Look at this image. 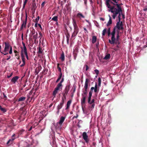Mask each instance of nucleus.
I'll use <instances>...</instances> for the list:
<instances>
[{
  "mask_svg": "<svg viewBox=\"0 0 147 147\" xmlns=\"http://www.w3.org/2000/svg\"><path fill=\"white\" fill-rule=\"evenodd\" d=\"M120 14H119L118 16L119 22L117 23L116 26L114 28V29L111 34V40L109 39V42L111 44H117V47H118V45L120 43L119 40V34L123 32V24L121 22H120Z\"/></svg>",
  "mask_w": 147,
  "mask_h": 147,
  "instance_id": "obj_1",
  "label": "nucleus"
},
{
  "mask_svg": "<svg viewBox=\"0 0 147 147\" xmlns=\"http://www.w3.org/2000/svg\"><path fill=\"white\" fill-rule=\"evenodd\" d=\"M106 0V5L109 8L108 11L109 12H111L113 13L112 17L113 19H115L117 15L122 11L121 8L119 4H117V9L115 8L113 6H111L109 4L110 2L113 3L110 0Z\"/></svg>",
  "mask_w": 147,
  "mask_h": 147,
  "instance_id": "obj_2",
  "label": "nucleus"
},
{
  "mask_svg": "<svg viewBox=\"0 0 147 147\" xmlns=\"http://www.w3.org/2000/svg\"><path fill=\"white\" fill-rule=\"evenodd\" d=\"M23 48H22V50L21 51V56L23 63L20 65L21 67H22L25 65V56L26 57L27 59L28 60V57L27 52L26 48L24 43H23Z\"/></svg>",
  "mask_w": 147,
  "mask_h": 147,
  "instance_id": "obj_3",
  "label": "nucleus"
},
{
  "mask_svg": "<svg viewBox=\"0 0 147 147\" xmlns=\"http://www.w3.org/2000/svg\"><path fill=\"white\" fill-rule=\"evenodd\" d=\"M73 24L74 26V32H73V34L76 35L78 32L79 29L77 25L76 21L74 19L73 20Z\"/></svg>",
  "mask_w": 147,
  "mask_h": 147,
  "instance_id": "obj_4",
  "label": "nucleus"
},
{
  "mask_svg": "<svg viewBox=\"0 0 147 147\" xmlns=\"http://www.w3.org/2000/svg\"><path fill=\"white\" fill-rule=\"evenodd\" d=\"M82 137L84 140L85 141L86 143H88L89 140L88 138V136L86 132H84L83 133Z\"/></svg>",
  "mask_w": 147,
  "mask_h": 147,
  "instance_id": "obj_5",
  "label": "nucleus"
},
{
  "mask_svg": "<svg viewBox=\"0 0 147 147\" xmlns=\"http://www.w3.org/2000/svg\"><path fill=\"white\" fill-rule=\"evenodd\" d=\"M5 47L4 50V52H6L9 51L10 46L9 44L6 42L5 43Z\"/></svg>",
  "mask_w": 147,
  "mask_h": 147,
  "instance_id": "obj_6",
  "label": "nucleus"
},
{
  "mask_svg": "<svg viewBox=\"0 0 147 147\" xmlns=\"http://www.w3.org/2000/svg\"><path fill=\"white\" fill-rule=\"evenodd\" d=\"M100 87H99L98 86H98L96 84L95 85V86L94 87H92L91 88V90H94V92H98L99 91V88Z\"/></svg>",
  "mask_w": 147,
  "mask_h": 147,
  "instance_id": "obj_7",
  "label": "nucleus"
},
{
  "mask_svg": "<svg viewBox=\"0 0 147 147\" xmlns=\"http://www.w3.org/2000/svg\"><path fill=\"white\" fill-rule=\"evenodd\" d=\"M65 117H61L58 123L59 125H61L63 122L64 121Z\"/></svg>",
  "mask_w": 147,
  "mask_h": 147,
  "instance_id": "obj_8",
  "label": "nucleus"
},
{
  "mask_svg": "<svg viewBox=\"0 0 147 147\" xmlns=\"http://www.w3.org/2000/svg\"><path fill=\"white\" fill-rule=\"evenodd\" d=\"M88 79H86L85 82V85L84 88L86 90L88 88Z\"/></svg>",
  "mask_w": 147,
  "mask_h": 147,
  "instance_id": "obj_9",
  "label": "nucleus"
},
{
  "mask_svg": "<svg viewBox=\"0 0 147 147\" xmlns=\"http://www.w3.org/2000/svg\"><path fill=\"white\" fill-rule=\"evenodd\" d=\"M108 16L109 17V20L107 24V26H109L111 25L112 23V21L111 20V18L110 15H108Z\"/></svg>",
  "mask_w": 147,
  "mask_h": 147,
  "instance_id": "obj_10",
  "label": "nucleus"
},
{
  "mask_svg": "<svg viewBox=\"0 0 147 147\" xmlns=\"http://www.w3.org/2000/svg\"><path fill=\"white\" fill-rule=\"evenodd\" d=\"M18 78V77L17 76L13 77L11 80V82L13 83H15L17 81Z\"/></svg>",
  "mask_w": 147,
  "mask_h": 147,
  "instance_id": "obj_11",
  "label": "nucleus"
},
{
  "mask_svg": "<svg viewBox=\"0 0 147 147\" xmlns=\"http://www.w3.org/2000/svg\"><path fill=\"white\" fill-rule=\"evenodd\" d=\"M58 90H60V89H62V84H58L57 86L55 88Z\"/></svg>",
  "mask_w": 147,
  "mask_h": 147,
  "instance_id": "obj_12",
  "label": "nucleus"
},
{
  "mask_svg": "<svg viewBox=\"0 0 147 147\" xmlns=\"http://www.w3.org/2000/svg\"><path fill=\"white\" fill-rule=\"evenodd\" d=\"M63 101L60 103V104L58 105L57 107V109H61L63 106Z\"/></svg>",
  "mask_w": 147,
  "mask_h": 147,
  "instance_id": "obj_13",
  "label": "nucleus"
},
{
  "mask_svg": "<svg viewBox=\"0 0 147 147\" xmlns=\"http://www.w3.org/2000/svg\"><path fill=\"white\" fill-rule=\"evenodd\" d=\"M86 96L83 95L82 96V99H81V104H83L85 103V102Z\"/></svg>",
  "mask_w": 147,
  "mask_h": 147,
  "instance_id": "obj_14",
  "label": "nucleus"
},
{
  "mask_svg": "<svg viewBox=\"0 0 147 147\" xmlns=\"http://www.w3.org/2000/svg\"><path fill=\"white\" fill-rule=\"evenodd\" d=\"M71 100H69L67 102V107L66 108H65V109H67L69 108L71 104Z\"/></svg>",
  "mask_w": 147,
  "mask_h": 147,
  "instance_id": "obj_15",
  "label": "nucleus"
},
{
  "mask_svg": "<svg viewBox=\"0 0 147 147\" xmlns=\"http://www.w3.org/2000/svg\"><path fill=\"white\" fill-rule=\"evenodd\" d=\"M26 20H27V16H26L25 21H24L23 22V23L22 25V26L21 27V29H22V28H23L24 27H25V26H26Z\"/></svg>",
  "mask_w": 147,
  "mask_h": 147,
  "instance_id": "obj_16",
  "label": "nucleus"
},
{
  "mask_svg": "<svg viewBox=\"0 0 147 147\" xmlns=\"http://www.w3.org/2000/svg\"><path fill=\"white\" fill-rule=\"evenodd\" d=\"M77 16L80 19H81L82 18H84V16H83V15L80 13H78L77 14Z\"/></svg>",
  "mask_w": 147,
  "mask_h": 147,
  "instance_id": "obj_17",
  "label": "nucleus"
},
{
  "mask_svg": "<svg viewBox=\"0 0 147 147\" xmlns=\"http://www.w3.org/2000/svg\"><path fill=\"white\" fill-rule=\"evenodd\" d=\"M96 37L95 36H93L92 37V43H94L96 41Z\"/></svg>",
  "mask_w": 147,
  "mask_h": 147,
  "instance_id": "obj_18",
  "label": "nucleus"
},
{
  "mask_svg": "<svg viewBox=\"0 0 147 147\" xmlns=\"http://www.w3.org/2000/svg\"><path fill=\"white\" fill-rule=\"evenodd\" d=\"M26 99V98L25 97H21L19 98L18 100V101H24Z\"/></svg>",
  "mask_w": 147,
  "mask_h": 147,
  "instance_id": "obj_19",
  "label": "nucleus"
},
{
  "mask_svg": "<svg viewBox=\"0 0 147 147\" xmlns=\"http://www.w3.org/2000/svg\"><path fill=\"white\" fill-rule=\"evenodd\" d=\"M110 55L109 54H107L105 55L104 59L106 60L110 58Z\"/></svg>",
  "mask_w": 147,
  "mask_h": 147,
  "instance_id": "obj_20",
  "label": "nucleus"
},
{
  "mask_svg": "<svg viewBox=\"0 0 147 147\" xmlns=\"http://www.w3.org/2000/svg\"><path fill=\"white\" fill-rule=\"evenodd\" d=\"M92 92L90 91L89 92V96L88 98V99H89V101L91 100V97L92 96Z\"/></svg>",
  "mask_w": 147,
  "mask_h": 147,
  "instance_id": "obj_21",
  "label": "nucleus"
},
{
  "mask_svg": "<svg viewBox=\"0 0 147 147\" xmlns=\"http://www.w3.org/2000/svg\"><path fill=\"white\" fill-rule=\"evenodd\" d=\"M58 91V90L56 88H55L54 91L53 92V94L54 96H55L56 94L57 93Z\"/></svg>",
  "mask_w": 147,
  "mask_h": 147,
  "instance_id": "obj_22",
  "label": "nucleus"
},
{
  "mask_svg": "<svg viewBox=\"0 0 147 147\" xmlns=\"http://www.w3.org/2000/svg\"><path fill=\"white\" fill-rule=\"evenodd\" d=\"M33 38L35 40L37 39L38 38V34L37 33H36L35 34H34L33 36Z\"/></svg>",
  "mask_w": 147,
  "mask_h": 147,
  "instance_id": "obj_23",
  "label": "nucleus"
},
{
  "mask_svg": "<svg viewBox=\"0 0 147 147\" xmlns=\"http://www.w3.org/2000/svg\"><path fill=\"white\" fill-rule=\"evenodd\" d=\"M112 1H113V2H114V3H113V5H117V4H118L117 3H118V1L119 0H111Z\"/></svg>",
  "mask_w": 147,
  "mask_h": 147,
  "instance_id": "obj_24",
  "label": "nucleus"
},
{
  "mask_svg": "<svg viewBox=\"0 0 147 147\" xmlns=\"http://www.w3.org/2000/svg\"><path fill=\"white\" fill-rule=\"evenodd\" d=\"M98 86L99 87H100V85H101V78L99 77L98 78Z\"/></svg>",
  "mask_w": 147,
  "mask_h": 147,
  "instance_id": "obj_25",
  "label": "nucleus"
},
{
  "mask_svg": "<svg viewBox=\"0 0 147 147\" xmlns=\"http://www.w3.org/2000/svg\"><path fill=\"white\" fill-rule=\"evenodd\" d=\"M57 18H58V17L57 16H54L52 18V20L55 22H57Z\"/></svg>",
  "mask_w": 147,
  "mask_h": 147,
  "instance_id": "obj_26",
  "label": "nucleus"
},
{
  "mask_svg": "<svg viewBox=\"0 0 147 147\" xmlns=\"http://www.w3.org/2000/svg\"><path fill=\"white\" fill-rule=\"evenodd\" d=\"M107 29L106 28L104 29L102 32V35L104 36L105 35V34L107 32Z\"/></svg>",
  "mask_w": 147,
  "mask_h": 147,
  "instance_id": "obj_27",
  "label": "nucleus"
},
{
  "mask_svg": "<svg viewBox=\"0 0 147 147\" xmlns=\"http://www.w3.org/2000/svg\"><path fill=\"white\" fill-rule=\"evenodd\" d=\"M61 58L62 61H63L65 59L64 55L63 53L61 55Z\"/></svg>",
  "mask_w": 147,
  "mask_h": 147,
  "instance_id": "obj_28",
  "label": "nucleus"
},
{
  "mask_svg": "<svg viewBox=\"0 0 147 147\" xmlns=\"http://www.w3.org/2000/svg\"><path fill=\"white\" fill-rule=\"evenodd\" d=\"M94 102V100L93 99L91 101V100L89 101V99H88V102L90 104H92Z\"/></svg>",
  "mask_w": 147,
  "mask_h": 147,
  "instance_id": "obj_29",
  "label": "nucleus"
},
{
  "mask_svg": "<svg viewBox=\"0 0 147 147\" xmlns=\"http://www.w3.org/2000/svg\"><path fill=\"white\" fill-rule=\"evenodd\" d=\"M14 139V138H12L11 139H9L7 142V144H8L10 142H12Z\"/></svg>",
  "mask_w": 147,
  "mask_h": 147,
  "instance_id": "obj_30",
  "label": "nucleus"
},
{
  "mask_svg": "<svg viewBox=\"0 0 147 147\" xmlns=\"http://www.w3.org/2000/svg\"><path fill=\"white\" fill-rule=\"evenodd\" d=\"M28 0H25V1L24 3V4H23V8H24V7L25 6L26 4L28 1Z\"/></svg>",
  "mask_w": 147,
  "mask_h": 147,
  "instance_id": "obj_31",
  "label": "nucleus"
},
{
  "mask_svg": "<svg viewBox=\"0 0 147 147\" xmlns=\"http://www.w3.org/2000/svg\"><path fill=\"white\" fill-rule=\"evenodd\" d=\"M61 76H62V74H60V75L59 77L57 80L56 82H57L60 80V79H61Z\"/></svg>",
  "mask_w": 147,
  "mask_h": 147,
  "instance_id": "obj_32",
  "label": "nucleus"
},
{
  "mask_svg": "<svg viewBox=\"0 0 147 147\" xmlns=\"http://www.w3.org/2000/svg\"><path fill=\"white\" fill-rule=\"evenodd\" d=\"M9 49V53L10 54H11L12 53V47L11 46H10Z\"/></svg>",
  "mask_w": 147,
  "mask_h": 147,
  "instance_id": "obj_33",
  "label": "nucleus"
},
{
  "mask_svg": "<svg viewBox=\"0 0 147 147\" xmlns=\"http://www.w3.org/2000/svg\"><path fill=\"white\" fill-rule=\"evenodd\" d=\"M1 53L5 55H7L8 54V52H4V51H3V52H1Z\"/></svg>",
  "mask_w": 147,
  "mask_h": 147,
  "instance_id": "obj_34",
  "label": "nucleus"
},
{
  "mask_svg": "<svg viewBox=\"0 0 147 147\" xmlns=\"http://www.w3.org/2000/svg\"><path fill=\"white\" fill-rule=\"evenodd\" d=\"M39 16H38L37 17V18H36L35 20H36V24H37L38 23V22L39 20Z\"/></svg>",
  "mask_w": 147,
  "mask_h": 147,
  "instance_id": "obj_35",
  "label": "nucleus"
},
{
  "mask_svg": "<svg viewBox=\"0 0 147 147\" xmlns=\"http://www.w3.org/2000/svg\"><path fill=\"white\" fill-rule=\"evenodd\" d=\"M94 71L97 75H98L99 73V71L97 69H95L94 70Z\"/></svg>",
  "mask_w": 147,
  "mask_h": 147,
  "instance_id": "obj_36",
  "label": "nucleus"
},
{
  "mask_svg": "<svg viewBox=\"0 0 147 147\" xmlns=\"http://www.w3.org/2000/svg\"><path fill=\"white\" fill-rule=\"evenodd\" d=\"M2 111H3V112H5L6 111L5 109L4 108H1V109H0Z\"/></svg>",
  "mask_w": 147,
  "mask_h": 147,
  "instance_id": "obj_37",
  "label": "nucleus"
},
{
  "mask_svg": "<svg viewBox=\"0 0 147 147\" xmlns=\"http://www.w3.org/2000/svg\"><path fill=\"white\" fill-rule=\"evenodd\" d=\"M67 43L68 44L69 43V38L67 36Z\"/></svg>",
  "mask_w": 147,
  "mask_h": 147,
  "instance_id": "obj_38",
  "label": "nucleus"
},
{
  "mask_svg": "<svg viewBox=\"0 0 147 147\" xmlns=\"http://www.w3.org/2000/svg\"><path fill=\"white\" fill-rule=\"evenodd\" d=\"M39 34L40 35V36H39V37L40 38V39H41V36H42V34L41 32H39Z\"/></svg>",
  "mask_w": 147,
  "mask_h": 147,
  "instance_id": "obj_39",
  "label": "nucleus"
},
{
  "mask_svg": "<svg viewBox=\"0 0 147 147\" xmlns=\"http://www.w3.org/2000/svg\"><path fill=\"white\" fill-rule=\"evenodd\" d=\"M45 2H43L41 4V6H42V7H43L44 5H45Z\"/></svg>",
  "mask_w": 147,
  "mask_h": 147,
  "instance_id": "obj_40",
  "label": "nucleus"
},
{
  "mask_svg": "<svg viewBox=\"0 0 147 147\" xmlns=\"http://www.w3.org/2000/svg\"><path fill=\"white\" fill-rule=\"evenodd\" d=\"M12 74H13L12 73H11L10 75H9V76H7V77L8 78H9L12 75Z\"/></svg>",
  "mask_w": 147,
  "mask_h": 147,
  "instance_id": "obj_41",
  "label": "nucleus"
},
{
  "mask_svg": "<svg viewBox=\"0 0 147 147\" xmlns=\"http://www.w3.org/2000/svg\"><path fill=\"white\" fill-rule=\"evenodd\" d=\"M64 81V79L63 78L61 81V82H60L59 83V84H62V83L63 82V81Z\"/></svg>",
  "mask_w": 147,
  "mask_h": 147,
  "instance_id": "obj_42",
  "label": "nucleus"
},
{
  "mask_svg": "<svg viewBox=\"0 0 147 147\" xmlns=\"http://www.w3.org/2000/svg\"><path fill=\"white\" fill-rule=\"evenodd\" d=\"M86 93H87V90H85V91L83 92V94H84L86 95Z\"/></svg>",
  "mask_w": 147,
  "mask_h": 147,
  "instance_id": "obj_43",
  "label": "nucleus"
},
{
  "mask_svg": "<svg viewBox=\"0 0 147 147\" xmlns=\"http://www.w3.org/2000/svg\"><path fill=\"white\" fill-rule=\"evenodd\" d=\"M86 70L87 71L88 70V69L89 68H88V66L87 65H86Z\"/></svg>",
  "mask_w": 147,
  "mask_h": 147,
  "instance_id": "obj_44",
  "label": "nucleus"
},
{
  "mask_svg": "<svg viewBox=\"0 0 147 147\" xmlns=\"http://www.w3.org/2000/svg\"><path fill=\"white\" fill-rule=\"evenodd\" d=\"M11 57L10 56H9L8 58L7 59V60H8Z\"/></svg>",
  "mask_w": 147,
  "mask_h": 147,
  "instance_id": "obj_45",
  "label": "nucleus"
},
{
  "mask_svg": "<svg viewBox=\"0 0 147 147\" xmlns=\"http://www.w3.org/2000/svg\"><path fill=\"white\" fill-rule=\"evenodd\" d=\"M94 103H93V104L92 105V108H94Z\"/></svg>",
  "mask_w": 147,
  "mask_h": 147,
  "instance_id": "obj_46",
  "label": "nucleus"
},
{
  "mask_svg": "<svg viewBox=\"0 0 147 147\" xmlns=\"http://www.w3.org/2000/svg\"><path fill=\"white\" fill-rule=\"evenodd\" d=\"M122 16L123 18H125L124 15L123 14H122Z\"/></svg>",
  "mask_w": 147,
  "mask_h": 147,
  "instance_id": "obj_47",
  "label": "nucleus"
},
{
  "mask_svg": "<svg viewBox=\"0 0 147 147\" xmlns=\"http://www.w3.org/2000/svg\"><path fill=\"white\" fill-rule=\"evenodd\" d=\"M58 67V69H59V70L60 71H61V68H60L59 67Z\"/></svg>",
  "mask_w": 147,
  "mask_h": 147,
  "instance_id": "obj_48",
  "label": "nucleus"
},
{
  "mask_svg": "<svg viewBox=\"0 0 147 147\" xmlns=\"http://www.w3.org/2000/svg\"><path fill=\"white\" fill-rule=\"evenodd\" d=\"M59 110L60 109H58V111H57V113L58 114L59 112Z\"/></svg>",
  "mask_w": 147,
  "mask_h": 147,
  "instance_id": "obj_49",
  "label": "nucleus"
},
{
  "mask_svg": "<svg viewBox=\"0 0 147 147\" xmlns=\"http://www.w3.org/2000/svg\"><path fill=\"white\" fill-rule=\"evenodd\" d=\"M144 11H146V10H147V8L144 9Z\"/></svg>",
  "mask_w": 147,
  "mask_h": 147,
  "instance_id": "obj_50",
  "label": "nucleus"
},
{
  "mask_svg": "<svg viewBox=\"0 0 147 147\" xmlns=\"http://www.w3.org/2000/svg\"><path fill=\"white\" fill-rule=\"evenodd\" d=\"M3 96H4V97L6 98V97H7L4 94H3Z\"/></svg>",
  "mask_w": 147,
  "mask_h": 147,
  "instance_id": "obj_51",
  "label": "nucleus"
},
{
  "mask_svg": "<svg viewBox=\"0 0 147 147\" xmlns=\"http://www.w3.org/2000/svg\"><path fill=\"white\" fill-rule=\"evenodd\" d=\"M1 46L0 45V52L1 53Z\"/></svg>",
  "mask_w": 147,
  "mask_h": 147,
  "instance_id": "obj_52",
  "label": "nucleus"
},
{
  "mask_svg": "<svg viewBox=\"0 0 147 147\" xmlns=\"http://www.w3.org/2000/svg\"><path fill=\"white\" fill-rule=\"evenodd\" d=\"M32 127H31L30 128V129H29V130H31V129H32Z\"/></svg>",
  "mask_w": 147,
  "mask_h": 147,
  "instance_id": "obj_53",
  "label": "nucleus"
},
{
  "mask_svg": "<svg viewBox=\"0 0 147 147\" xmlns=\"http://www.w3.org/2000/svg\"><path fill=\"white\" fill-rule=\"evenodd\" d=\"M84 30H85V31H87V30H86V28H84Z\"/></svg>",
  "mask_w": 147,
  "mask_h": 147,
  "instance_id": "obj_54",
  "label": "nucleus"
},
{
  "mask_svg": "<svg viewBox=\"0 0 147 147\" xmlns=\"http://www.w3.org/2000/svg\"><path fill=\"white\" fill-rule=\"evenodd\" d=\"M101 20H103V21H104V19L103 18H101Z\"/></svg>",
  "mask_w": 147,
  "mask_h": 147,
  "instance_id": "obj_55",
  "label": "nucleus"
},
{
  "mask_svg": "<svg viewBox=\"0 0 147 147\" xmlns=\"http://www.w3.org/2000/svg\"><path fill=\"white\" fill-rule=\"evenodd\" d=\"M84 3H85V4H86V1H84Z\"/></svg>",
  "mask_w": 147,
  "mask_h": 147,
  "instance_id": "obj_56",
  "label": "nucleus"
},
{
  "mask_svg": "<svg viewBox=\"0 0 147 147\" xmlns=\"http://www.w3.org/2000/svg\"><path fill=\"white\" fill-rule=\"evenodd\" d=\"M14 52H15V53H17V51H14Z\"/></svg>",
  "mask_w": 147,
  "mask_h": 147,
  "instance_id": "obj_57",
  "label": "nucleus"
},
{
  "mask_svg": "<svg viewBox=\"0 0 147 147\" xmlns=\"http://www.w3.org/2000/svg\"><path fill=\"white\" fill-rule=\"evenodd\" d=\"M20 57L19 56L17 58L18 59H19Z\"/></svg>",
  "mask_w": 147,
  "mask_h": 147,
  "instance_id": "obj_58",
  "label": "nucleus"
},
{
  "mask_svg": "<svg viewBox=\"0 0 147 147\" xmlns=\"http://www.w3.org/2000/svg\"><path fill=\"white\" fill-rule=\"evenodd\" d=\"M15 134H13V135L12 136V137L14 136H15Z\"/></svg>",
  "mask_w": 147,
  "mask_h": 147,
  "instance_id": "obj_59",
  "label": "nucleus"
},
{
  "mask_svg": "<svg viewBox=\"0 0 147 147\" xmlns=\"http://www.w3.org/2000/svg\"><path fill=\"white\" fill-rule=\"evenodd\" d=\"M1 108H2L1 107V106H0V109H1Z\"/></svg>",
  "mask_w": 147,
  "mask_h": 147,
  "instance_id": "obj_60",
  "label": "nucleus"
},
{
  "mask_svg": "<svg viewBox=\"0 0 147 147\" xmlns=\"http://www.w3.org/2000/svg\"><path fill=\"white\" fill-rule=\"evenodd\" d=\"M109 34H108V36H109Z\"/></svg>",
  "mask_w": 147,
  "mask_h": 147,
  "instance_id": "obj_61",
  "label": "nucleus"
},
{
  "mask_svg": "<svg viewBox=\"0 0 147 147\" xmlns=\"http://www.w3.org/2000/svg\"><path fill=\"white\" fill-rule=\"evenodd\" d=\"M21 62V61H20V63Z\"/></svg>",
  "mask_w": 147,
  "mask_h": 147,
  "instance_id": "obj_62",
  "label": "nucleus"
}]
</instances>
